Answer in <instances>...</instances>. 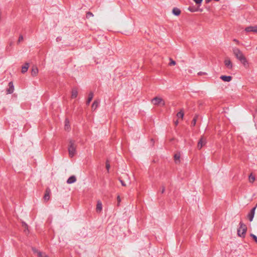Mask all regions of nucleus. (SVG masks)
<instances>
[{"label":"nucleus","mask_w":257,"mask_h":257,"mask_svg":"<svg viewBox=\"0 0 257 257\" xmlns=\"http://www.w3.org/2000/svg\"><path fill=\"white\" fill-rule=\"evenodd\" d=\"M232 52L236 58L244 66H248V63L242 52L237 48L234 47L232 49Z\"/></svg>","instance_id":"nucleus-1"},{"label":"nucleus","mask_w":257,"mask_h":257,"mask_svg":"<svg viewBox=\"0 0 257 257\" xmlns=\"http://www.w3.org/2000/svg\"><path fill=\"white\" fill-rule=\"evenodd\" d=\"M68 152L70 157L72 158L76 154V147L75 141L70 140L69 142Z\"/></svg>","instance_id":"nucleus-2"},{"label":"nucleus","mask_w":257,"mask_h":257,"mask_svg":"<svg viewBox=\"0 0 257 257\" xmlns=\"http://www.w3.org/2000/svg\"><path fill=\"white\" fill-rule=\"evenodd\" d=\"M239 228L237 230V234L239 236L244 237L246 233L247 227L246 225L242 222L239 223Z\"/></svg>","instance_id":"nucleus-3"},{"label":"nucleus","mask_w":257,"mask_h":257,"mask_svg":"<svg viewBox=\"0 0 257 257\" xmlns=\"http://www.w3.org/2000/svg\"><path fill=\"white\" fill-rule=\"evenodd\" d=\"M152 103H153L155 105H161L162 106L165 105V101L161 97L156 96L153 98L151 100Z\"/></svg>","instance_id":"nucleus-4"},{"label":"nucleus","mask_w":257,"mask_h":257,"mask_svg":"<svg viewBox=\"0 0 257 257\" xmlns=\"http://www.w3.org/2000/svg\"><path fill=\"white\" fill-rule=\"evenodd\" d=\"M206 140L203 137H201L198 142L197 147L198 149H201L206 144Z\"/></svg>","instance_id":"nucleus-5"},{"label":"nucleus","mask_w":257,"mask_h":257,"mask_svg":"<svg viewBox=\"0 0 257 257\" xmlns=\"http://www.w3.org/2000/svg\"><path fill=\"white\" fill-rule=\"evenodd\" d=\"M51 190L49 188H47L44 196V199L46 201H48L50 199Z\"/></svg>","instance_id":"nucleus-6"},{"label":"nucleus","mask_w":257,"mask_h":257,"mask_svg":"<svg viewBox=\"0 0 257 257\" xmlns=\"http://www.w3.org/2000/svg\"><path fill=\"white\" fill-rule=\"evenodd\" d=\"M224 64L225 65V66L229 69H232V67H233V65H232V63L231 62V61H230V60L229 59V58H226L224 60Z\"/></svg>","instance_id":"nucleus-7"},{"label":"nucleus","mask_w":257,"mask_h":257,"mask_svg":"<svg viewBox=\"0 0 257 257\" xmlns=\"http://www.w3.org/2000/svg\"><path fill=\"white\" fill-rule=\"evenodd\" d=\"M255 210V207L252 208L248 213L247 216L250 221H251L253 218Z\"/></svg>","instance_id":"nucleus-8"},{"label":"nucleus","mask_w":257,"mask_h":257,"mask_svg":"<svg viewBox=\"0 0 257 257\" xmlns=\"http://www.w3.org/2000/svg\"><path fill=\"white\" fill-rule=\"evenodd\" d=\"M9 88L7 90V93L11 94L14 92V86L13 85V83L12 81L9 83Z\"/></svg>","instance_id":"nucleus-9"},{"label":"nucleus","mask_w":257,"mask_h":257,"mask_svg":"<svg viewBox=\"0 0 257 257\" xmlns=\"http://www.w3.org/2000/svg\"><path fill=\"white\" fill-rule=\"evenodd\" d=\"M102 209V205L100 201L98 200L97 202L96 210L97 212H100Z\"/></svg>","instance_id":"nucleus-10"},{"label":"nucleus","mask_w":257,"mask_h":257,"mask_svg":"<svg viewBox=\"0 0 257 257\" xmlns=\"http://www.w3.org/2000/svg\"><path fill=\"white\" fill-rule=\"evenodd\" d=\"M256 26H249L247 27L245 29V31L247 32H254L255 33L256 31Z\"/></svg>","instance_id":"nucleus-11"},{"label":"nucleus","mask_w":257,"mask_h":257,"mask_svg":"<svg viewBox=\"0 0 257 257\" xmlns=\"http://www.w3.org/2000/svg\"><path fill=\"white\" fill-rule=\"evenodd\" d=\"M220 78L225 82H229L232 79V77L231 76L222 75Z\"/></svg>","instance_id":"nucleus-12"},{"label":"nucleus","mask_w":257,"mask_h":257,"mask_svg":"<svg viewBox=\"0 0 257 257\" xmlns=\"http://www.w3.org/2000/svg\"><path fill=\"white\" fill-rule=\"evenodd\" d=\"M78 90L76 88H73L71 91V98H75L77 96Z\"/></svg>","instance_id":"nucleus-13"},{"label":"nucleus","mask_w":257,"mask_h":257,"mask_svg":"<svg viewBox=\"0 0 257 257\" xmlns=\"http://www.w3.org/2000/svg\"><path fill=\"white\" fill-rule=\"evenodd\" d=\"M180 153H176L174 155V161L176 164H178L180 162Z\"/></svg>","instance_id":"nucleus-14"},{"label":"nucleus","mask_w":257,"mask_h":257,"mask_svg":"<svg viewBox=\"0 0 257 257\" xmlns=\"http://www.w3.org/2000/svg\"><path fill=\"white\" fill-rule=\"evenodd\" d=\"M76 181V178L75 176H70L67 180L68 184H72L74 183Z\"/></svg>","instance_id":"nucleus-15"},{"label":"nucleus","mask_w":257,"mask_h":257,"mask_svg":"<svg viewBox=\"0 0 257 257\" xmlns=\"http://www.w3.org/2000/svg\"><path fill=\"white\" fill-rule=\"evenodd\" d=\"M38 73V69L36 66H33L32 68L31 74L33 76H35Z\"/></svg>","instance_id":"nucleus-16"},{"label":"nucleus","mask_w":257,"mask_h":257,"mask_svg":"<svg viewBox=\"0 0 257 257\" xmlns=\"http://www.w3.org/2000/svg\"><path fill=\"white\" fill-rule=\"evenodd\" d=\"M29 67V64L28 63H26L25 65L22 67V73H25L28 70Z\"/></svg>","instance_id":"nucleus-17"},{"label":"nucleus","mask_w":257,"mask_h":257,"mask_svg":"<svg viewBox=\"0 0 257 257\" xmlns=\"http://www.w3.org/2000/svg\"><path fill=\"white\" fill-rule=\"evenodd\" d=\"M93 97V93L92 92H90L88 95V98L87 99V100L86 101V104L89 105L90 101L92 100V98Z\"/></svg>","instance_id":"nucleus-18"},{"label":"nucleus","mask_w":257,"mask_h":257,"mask_svg":"<svg viewBox=\"0 0 257 257\" xmlns=\"http://www.w3.org/2000/svg\"><path fill=\"white\" fill-rule=\"evenodd\" d=\"M173 14L175 16H179L181 13V11L177 8H174L172 11Z\"/></svg>","instance_id":"nucleus-19"},{"label":"nucleus","mask_w":257,"mask_h":257,"mask_svg":"<svg viewBox=\"0 0 257 257\" xmlns=\"http://www.w3.org/2000/svg\"><path fill=\"white\" fill-rule=\"evenodd\" d=\"M99 101L98 100H95L92 104V109L95 110L98 106Z\"/></svg>","instance_id":"nucleus-20"},{"label":"nucleus","mask_w":257,"mask_h":257,"mask_svg":"<svg viewBox=\"0 0 257 257\" xmlns=\"http://www.w3.org/2000/svg\"><path fill=\"white\" fill-rule=\"evenodd\" d=\"M23 226L24 228V232L26 234H27L29 233V230H28V225L25 222H22Z\"/></svg>","instance_id":"nucleus-21"},{"label":"nucleus","mask_w":257,"mask_h":257,"mask_svg":"<svg viewBox=\"0 0 257 257\" xmlns=\"http://www.w3.org/2000/svg\"><path fill=\"white\" fill-rule=\"evenodd\" d=\"M184 115V111L183 110H181L179 112H178L177 113V116L178 118H181L182 119H183Z\"/></svg>","instance_id":"nucleus-22"},{"label":"nucleus","mask_w":257,"mask_h":257,"mask_svg":"<svg viewBox=\"0 0 257 257\" xmlns=\"http://www.w3.org/2000/svg\"><path fill=\"white\" fill-rule=\"evenodd\" d=\"M65 129L66 130H68L70 128L69 122L67 119H65Z\"/></svg>","instance_id":"nucleus-23"},{"label":"nucleus","mask_w":257,"mask_h":257,"mask_svg":"<svg viewBox=\"0 0 257 257\" xmlns=\"http://www.w3.org/2000/svg\"><path fill=\"white\" fill-rule=\"evenodd\" d=\"M197 117L198 116L197 115L195 116L192 121L191 124L193 126H195L196 124V121L197 119Z\"/></svg>","instance_id":"nucleus-24"},{"label":"nucleus","mask_w":257,"mask_h":257,"mask_svg":"<svg viewBox=\"0 0 257 257\" xmlns=\"http://www.w3.org/2000/svg\"><path fill=\"white\" fill-rule=\"evenodd\" d=\"M255 180V177L252 175V174H251L249 176V181L250 182V183H253Z\"/></svg>","instance_id":"nucleus-25"},{"label":"nucleus","mask_w":257,"mask_h":257,"mask_svg":"<svg viewBox=\"0 0 257 257\" xmlns=\"http://www.w3.org/2000/svg\"><path fill=\"white\" fill-rule=\"evenodd\" d=\"M169 60H170V63L169 64V66H172V65H176V62L174 60H173L172 58H170Z\"/></svg>","instance_id":"nucleus-26"},{"label":"nucleus","mask_w":257,"mask_h":257,"mask_svg":"<svg viewBox=\"0 0 257 257\" xmlns=\"http://www.w3.org/2000/svg\"><path fill=\"white\" fill-rule=\"evenodd\" d=\"M38 257H49L47 254L43 252H38Z\"/></svg>","instance_id":"nucleus-27"},{"label":"nucleus","mask_w":257,"mask_h":257,"mask_svg":"<svg viewBox=\"0 0 257 257\" xmlns=\"http://www.w3.org/2000/svg\"><path fill=\"white\" fill-rule=\"evenodd\" d=\"M93 16V15L92 13L90 12H88L86 13V18L87 19H89L90 18V17H92Z\"/></svg>","instance_id":"nucleus-28"},{"label":"nucleus","mask_w":257,"mask_h":257,"mask_svg":"<svg viewBox=\"0 0 257 257\" xmlns=\"http://www.w3.org/2000/svg\"><path fill=\"white\" fill-rule=\"evenodd\" d=\"M110 167V164L109 163V162H108V160H107L106 162V168L107 171L108 172H109Z\"/></svg>","instance_id":"nucleus-29"},{"label":"nucleus","mask_w":257,"mask_h":257,"mask_svg":"<svg viewBox=\"0 0 257 257\" xmlns=\"http://www.w3.org/2000/svg\"><path fill=\"white\" fill-rule=\"evenodd\" d=\"M32 249L33 251L34 252V253L37 254L38 256V252H42L41 251H39L38 249H37L35 247H32Z\"/></svg>","instance_id":"nucleus-30"},{"label":"nucleus","mask_w":257,"mask_h":257,"mask_svg":"<svg viewBox=\"0 0 257 257\" xmlns=\"http://www.w3.org/2000/svg\"><path fill=\"white\" fill-rule=\"evenodd\" d=\"M24 40V38H23V36L22 35H20L19 37V39L18 40V44H19V43H20L21 41H22L23 40Z\"/></svg>","instance_id":"nucleus-31"},{"label":"nucleus","mask_w":257,"mask_h":257,"mask_svg":"<svg viewBox=\"0 0 257 257\" xmlns=\"http://www.w3.org/2000/svg\"><path fill=\"white\" fill-rule=\"evenodd\" d=\"M250 236L253 238L255 242L257 243V236L253 234H251Z\"/></svg>","instance_id":"nucleus-32"},{"label":"nucleus","mask_w":257,"mask_h":257,"mask_svg":"<svg viewBox=\"0 0 257 257\" xmlns=\"http://www.w3.org/2000/svg\"><path fill=\"white\" fill-rule=\"evenodd\" d=\"M196 4H201L203 0H193Z\"/></svg>","instance_id":"nucleus-33"},{"label":"nucleus","mask_w":257,"mask_h":257,"mask_svg":"<svg viewBox=\"0 0 257 257\" xmlns=\"http://www.w3.org/2000/svg\"><path fill=\"white\" fill-rule=\"evenodd\" d=\"M120 182L121 183L122 186H126V184H125V183L124 182V181H123L121 179H119Z\"/></svg>","instance_id":"nucleus-34"},{"label":"nucleus","mask_w":257,"mask_h":257,"mask_svg":"<svg viewBox=\"0 0 257 257\" xmlns=\"http://www.w3.org/2000/svg\"><path fill=\"white\" fill-rule=\"evenodd\" d=\"M206 73L203 72H199L198 73V75H199V76H200L202 75H206Z\"/></svg>","instance_id":"nucleus-35"},{"label":"nucleus","mask_w":257,"mask_h":257,"mask_svg":"<svg viewBox=\"0 0 257 257\" xmlns=\"http://www.w3.org/2000/svg\"><path fill=\"white\" fill-rule=\"evenodd\" d=\"M188 9L189 11L192 12L195 11L192 8H191L190 7H189Z\"/></svg>","instance_id":"nucleus-36"},{"label":"nucleus","mask_w":257,"mask_h":257,"mask_svg":"<svg viewBox=\"0 0 257 257\" xmlns=\"http://www.w3.org/2000/svg\"><path fill=\"white\" fill-rule=\"evenodd\" d=\"M165 191V187L164 186H163L162 187L161 193H164Z\"/></svg>","instance_id":"nucleus-37"},{"label":"nucleus","mask_w":257,"mask_h":257,"mask_svg":"<svg viewBox=\"0 0 257 257\" xmlns=\"http://www.w3.org/2000/svg\"><path fill=\"white\" fill-rule=\"evenodd\" d=\"M211 1V0H205V3H206V4L209 3ZM214 1H215V2H218V1H219L220 0H214Z\"/></svg>","instance_id":"nucleus-38"},{"label":"nucleus","mask_w":257,"mask_h":257,"mask_svg":"<svg viewBox=\"0 0 257 257\" xmlns=\"http://www.w3.org/2000/svg\"><path fill=\"white\" fill-rule=\"evenodd\" d=\"M117 200L118 203H119L120 202V198L119 196H117Z\"/></svg>","instance_id":"nucleus-39"},{"label":"nucleus","mask_w":257,"mask_h":257,"mask_svg":"<svg viewBox=\"0 0 257 257\" xmlns=\"http://www.w3.org/2000/svg\"><path fill=\"white\" fill-rule=\"evenodd\" d=\"M233 41L234 42H235V43H236L237 44H239V41L237 39H233Z\"/></svg>","instance_id":"nucleus-40"},{"label":"nucleus","mask_w":257,"mask_h":257,"mask_svg":"<svg viewBox=\"0 0 257 257\" xmlns=\"http://www.w3.org/2000/svg\"><path fill=\"white\" fill-rule=\"evenodd\" d=\"M178 124V120H176L175 122V125H177Z\"/></svg>","instance_id":"nucleus-41"},{"label":"nucleus","mask_w":257,"mask_h":257,"mask_svg":"<svg viewBox=\"0 0 257 257\" xmlns=\"http://www.w3.org/2000/svg\"><path fill=\"white\" fill-rule=\"evenodd\" d=\"M256 29L255 33H257V26H256Z\"/></svg>","instance_id":"nucleus-42"},{"label":"nucleus","mask_w":257,"mask_h":257,"mask_svg":"<svg viewBox=\"0 0 257 257\" xmlns=\"http://www.w3.org/2000/svg\"><path fill=\"white\" fill-rule=\"evenodd\" d=\"M255 207V208L257 207V204H256Z\"/></svg>","instance_id":"nucleus-43"},{"label":"nucleus","mask_w":257,"mask_h":257,"mask_svg":"<svg viewBox=\"0 0 257 257\" xmlns=\"http://www.w3.org/2000/svg\"><path fill=\"white\" fill-rule=\"evenodd\" d=\"M12 45V42H11V43H10V45Z\"/></svg>","instance_id":"nucleus-44"},{"label":"nucleus","mask_w":257,"mask_h":257,"mask_svg":"<svg viewBox=\"0 0 257 257\" xmlns=\"http://www.w3.org/2000/svg\"><path fill=\"white\" fill-rule=\"evenodd\" d=\"M152 142H153L154 141V140L153 139H152L151 140Z\"/></svg>","instance_id":"nucleus-45"},{"label":"nucleus","mask_w":257,"mask_h":257,"mask_svg":"<svg viewBox=\"0 0 257 257\" xmlns=\"http://www.w3.org/2000/svg\"><path fill=\"white\" fill-rule=\"evenodd\" d=\"M256 49H257V47H256Z\"/></svg>","instance_id":"nucleus-46"}]
</instances>
